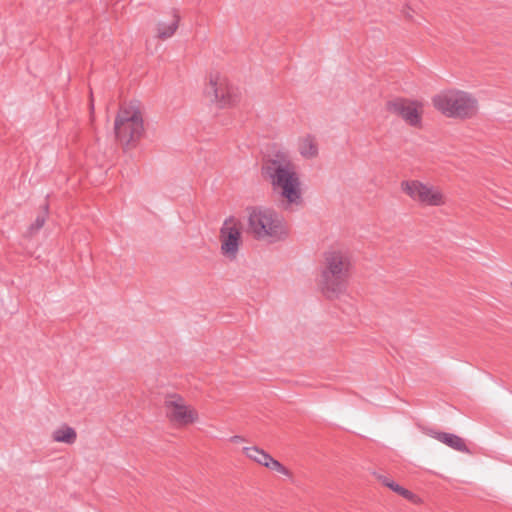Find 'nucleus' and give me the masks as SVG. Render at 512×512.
<instances>
[{
  "label": "nucleus",
  "instance_id": "obj_1",
  "mask_svg": "<svg viewBox=\"0 0 512 512\" xmlns=\"http://www.w3.org/2000/svg\"><path fill=\"white\" fill-rule=\"evenodd\" d=\"M262 175L270 182L273 190L278 191L289 203H300V180L295 165L286 154L278 152L265 160Z\"/></svg>",
  "mask_w": 512,
  "mask_h": 512
},
{
  "label": "nucleus",
  "instance_id": "obj_2",
  "mask_svg": "<svg viewBox=\"0 0 512 512\" xmlns=\"http://www.w3.org/2000/svg\"><path fill=\"white\" fill-rule=\"evenodd\" d=\"M247 231L260 241L275 242L286 235L283 218L274 210L264 207L248 209Z\"/></svg>",
  "mask_w": 512,
  "mask_h": 512
},
{
  "label": "nucleus",
  "instance_id": "obj_3",
  "mask_svg": "<svg viewBox=\"0 0 512 512\" xmlns=\"http://www.w3.org/2000/svg\"><path fill=\"white\" fill-rule=\"evenodd\" d=\"M349 267V259L345 253L333 250L325 254L322 288L327 297H337L345 291Z\"/></svg>",
  "mask_w": 512,
  "mask_h": 512
},
{
  "label": "nucleus",
  "instance_id": "obj_4",
  "mask_svg": "<svg viewBox=\"0 0 512 512\" xmlns=\"http://www.w3.org/2000/svg\"><path fill=\"white\" fill-rule=\"evenodd\" d=\"M116 138L126 147H134L144 134V123L139 108L131 103L120 108L115 119Z\"/></svg>",
  "mask_w": 512,
  "mask_h": 512
},
{
  "label": "nucleus",
  "instance_id": "obj_5",
  "mask_svg": "<svg viewBox=\"0 0 512 512\" xmlns=\"http://www.w3.org/2000/svg\"><path fill=\"white\" fill-rule=\"evenodd\" d=\"M434 106L448 117L469 118L477 111V100L469 93L449 90L433 98Z\"/></svg>",
  "mask_w": 512,
  "mask_h": 512
},
{
  "label": "nucleus",
  "instance_id": "obj_6",
  "mask_svg": "<svg viewBox=\"0 0 512 512\" xmlns=\"http://www.w3.org/2000/svg\"><path fill=\"white\" fill-rule=\"evenodd\" d=\"M204 93L210 101L217 103L220 107L234 106L240 99L239 89L219 74L210 75Z\"/></svg>",
  "mask_w": 512,
  "mask_h": 512
},
{
  "label": "nucleus",
  "instance_id": "obj_7",
  "mask_svg": "<svg viewBox=\"0 0 512 512\" xmlns=\"http://www.w3.org/2000/svg\"><path fill=\"white\" fill-rule=\"evenodd\" d=\"M221 253L229 260L237 258L242 242V231L240 223L234 218L225 219L220 228Z\"/></svg>",
  "mask_w": 512,
  "mask_h": 512
},
{
  "label": "nucleus",
  "instance_id": "obj_8",
  "mask_svg": "<svg viewBox=\"0 0 512 512\" xmlns=\"http://www.w3.org/2000/svg\"><path fill=\"white\" fill-rule=\"evenodd\" d=\"M166 415L171 422L185 426L197 419V412L186 405L179 395H172L165 400Z\"/></svg>",
  "mask_w": 512,
  "mask_h": 512
},
{
  "label": "nucleus",
  "instance_id": "obj_9",
  "mask_svg": "<svg viewBox=\"0 0 512 512\" xmlns=\"http://www.w3.org/2000/svg\"><path fill=\"white\" fill-rule=\"evenodd\" d=\"M403 189L411 198L421 203L435 206L443 203V195L439 190L418 181L403 183Z\"/></svg>",
  "mask_w": 512,
  "mask_h": 512
},
{
  "label": "nucleus",
  "instance_id": "obj_10",
  "mask_svg": "<svg viewBox=\"0 0 512 512\" xmlns=\"http://www.w3.org/2000/svg\"><path fill=\"white\" fill-rule=\"evenodd\" d=\"M388 109L401 116L407 123L412 126L420 124V115L415 103L404 99H395L388 102Z\"/></svg>",
  "mask_w": 512,
  "mask_h": 512
},
{
  "label": "nucleus",
  "instance_id": "obj_11",
  "mask_svg": "<svg viewBox=\"0 0 512 512\" xmlns=\"http://www.w3.org/2000/svg\"><path fill=\"white\" fill-rule=\"evenodd\" d=\"M179 21L180 17L176 13L173 14L169 22L159 21L156 26L157 38L161 40L171 38L179 26Z\"/></svg>",
  "mask_w": 512,
  "mask_h": 512
},
{
  "label": "nucleus",
  "instance_id": "obj_12",
  "mask_svg": "<svg viewBox=\"0 0 512 512\" xmlns=\"http://www.w3.org/2000/svg\"><path fill=\"white\" fill-rule=\"evenodd\" d=\"M435 438L456 451H459V452H468L469 451L467 446L465 445L463 439L455 434L439 432L436 434Z\"/></svg>",
  "mask_w": 512,
  "mask_h": 512
},
{
  "label": "nucleus",
  "instance_id": "obj_13",
  "mask_svg": "<svg viewBox=\"0 0 512 512\" xmlns=\"http://www.w3.org/2000/svg\"><path fill=\"white\" fill-rule=\"evenodd\" d=\"M76 432L73 428L64 426L53 432V439L57 442L72 444L76 440Z\"/></svg>",
  "mask_w": 512,
  "mask_h": 512
},
{
  "label": "nucleus",
  "instance_id": "obj_14",
  "mask_svg": "<svg viewBox=\"0 0 512 512\" xmlns=\"http://www.w3.org/2000/svg\"><path fill=\"white\" fill-rule=\"evenodd\" d=\"M245 453L247 457L253 459L257 463L266 466L269 461H271V455L266 453L265 451L259 449L258 447H247L245 448Z\"/></svg>",
  "mask_w": 512,
  "mask_h": 512
},
{
  "label": "nucleus",
  "instance_id": "obj_15",
  "mask_svg": "<svg viewBox=\"0 0 512 512\" xmlns=\"http://www.w3.org/2000/svg\"><path fill=\"white\" fill-rule=\"evenodd\" d=\"M299 151L300 154L306 158H312L316 156L318 153L317 146L310 136H307L302 139L299 145Z\"/></svg>",
  "mask_w": 512,
  "mask_h": 512
},
{
  "label": "nucleus",
  "instance_id": "obj_16",
  "mask_svg": "<svg viewBox=\"0 0 512 512\" xmlns=\"http://www.w3.org/2000/svg\"><path fill=\"white\" fill-rule=\"evenodd\" d=\"M379 480L388 488H390L392 491L398 493L399 495L403 496L406 499H410L413 497V494L411 491L401 487L399 484L394 482L393 480H390L389 478L385 476H379Z\"/></svg>",
  "mask_w": 512,
  "mask_h": 512
},
{
  "label": "nucleus",
  "instance_id": "obj_17",
  "mask_svg": "<svg viewBox=\"0 0 512 512\" xmlns=\"http://www.w3.org/2000/svg\"><path fill=\"white\" fill-rule=\"evenodd\" d=\"M45 215H38L35 221L29 226L27 235L32 236L37 233L45 224Z\"/></svg>",
  "mask_w": 512,
  "mask_h": 512
},
{
  "label": "nucleus",
  "instance_id": "obj_18",
  "mask_svg": "<svg viewBox=\"0 0 512 512\" xmlns=\"http://www.w3.org/2000/svg\"><path fill=\"white\" fill-rule=\"evenodd\" d=\"M265 467L270 468L271 470H275L281 474L289 475V471L287 470V468L284 467L279 461L275 460L273 457H271V461H269Z\"/></svg>",
  "mask_w": 512,
  "mask_h": 512
},
{
  "label": "nucleus",
  "instance_id": "obj_19",
  "mask_svg": "<svg viewBox=\"0 0 512 512\" xmlns=\"http://www.w3.org/2000/svg\"><path fill=\"white\" fill-rule=\"evenodd\" d=\"M409 10H410V8L408 7V8H406V9L403 11V13L405 14V16H406V17L411 18V15H410V14H409V12H408Z\"/></svg>",
  "mask_w": 512,
  "mask_h": 512
},
{
  "label": "nucleus",
  "instance_id": "obj_20",
  "mask_svg": "<svg viewBox=\"0 0 512 512\" xmlns=\"http://www.w3.org/2000/svg\"><path fill=\"white\" fill-rule=\"evenodd\" d=\"M90 107H91V109H93V108H94V104H93V101H92V100H91V103H90Z\"/></svg>",
  "mask_w": 512,
  "mask_h": 512
},
{
  "label": "nucleus",
  "instance_id": "obj_21",
  "mask_svg": "<svg viewBox=\"0 0 512 512\" xmlns=\"http://www.w3.org/2000/svg\"><path fill=\"white\" fill-rule=\"evenodd\" d=\"M45 213H47V210H48V205H45Z\"/></svg>",
  "mask_w": 512,
  "mask_h": 512
}]
</instances>
